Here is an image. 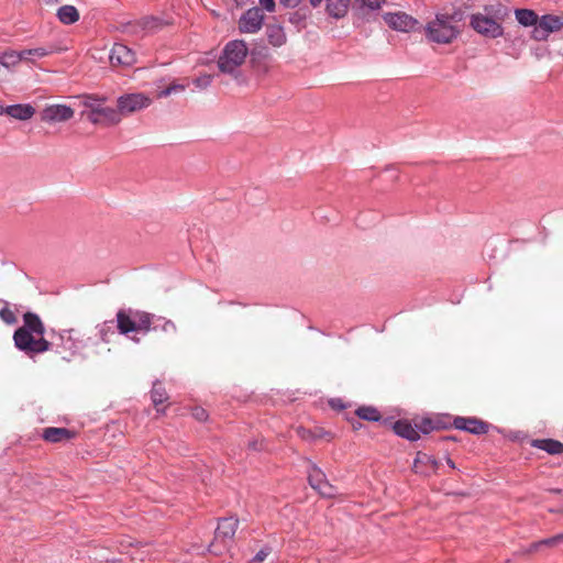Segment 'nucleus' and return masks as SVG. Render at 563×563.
<instances>
[{"mask_svg":"<svg viewBox=\"0 0 563 563\" xmlns=\"http://www.w3.org/2000/svg\"><path fill=\"white\" fill-rule=\"evenodd\" d=\"M45 325L38 314L25 312L23 314V325L13 333L15 347L29 357L44 353L52 349L53 342L44 339Z\"/></svg>","mask_w":563,"mask_h":563,"instance_id":"nucleus-1","label":"nucleus"},{"mask_svg":"<svg viewBox=\"0 0 563 563\" xmlns=\"http://www.w3.org/2000/svg\"><path fill=\"white\" fill-rule=\"evenodd\" d=\"M462 20V14H437L434 20L426 25V36L430 42L438 44H449L459 35V30L454 23Z\"/></svg>","mask_w":563,"mask_h":563,"instance_id":"nucleus-2","label":"nucleus"},{"mask_svg":"<svg viewBox=\"0 0 563 563\" xmlns=\"http://www.w3.org/2000/svg\"><path fill=\"white\" fill-rule=\"evenodd\" d=\"M108 98L98 95H84L81 103L88 109L87 119L92 124H118L120 122L119 111L115 108L107 107L104 103Z\"/></svg>","mask_w":563,"mask_h":563,"instance_id":"nucleus-3","label":"nucleus"},{"mask_svg":"<svg viewBox=\"0 0 563 563\" xmlns=\"http://www.w3.org/2000/svg\"><path fill=\"white\" fill-rule=\"evenodd\" d=\"M89 341L90 338H85V335L75 329L64 330L59 333L57 342L52 341L53 345L51 350H54L63 361L70 362L75 356L81 354L88 346Z\"/></svg>","mask_w":563,"mask_h":563,"instance_id":"nucleus-4","label":"nucleus"},{"mask_svg":"<svg viewBox=\"0 0 563 563\" xmlns=\"http://www.w3.org/2000/svg\"><path fill=\"white\" fill-rule=\"evenodd\" d=\"M507 15V8L498 5V8L493 11V16H487L482 13L472 14L470 25L474 31L485 37L497 38L504 35V27L498 20L501 21Z\"/></svg>","mask_w":563,"mask_h":563,"instance_id":"nucleus-5","label":"nucleus"},{"mask_svg":"<svg viewBox=\"0 0 563 563\" xmlns=\"http://www.w3.org/2000/svg\"><path fill=\"white\" fill-rule=\"evenodd\" d=\"M249 54V48L243 40L228 42L218 59V67L221 73L234 75L238 68L243 65Z\"/></svg>","mask_w":563,"mask_h":563,"instance_id":"nucleus-6","label":"nucleus"},{"mask_svg":"<svg viewBox=\"0 0 563 563\" xmlns=\"http://www.w3.org/2000/svg\"><path fill=\"white\" fill-rule=\"evenodd\" d=\"M148 324V312L132 308L120 309L117 312V329L120 334L128 335L131 332H142Z\"/></svg>","mask_w":563,"mask_h":563,"instance_id":"nucleus-7","label":"nucleus"},{"mask_svg":"<svg viewBox=\"0 0 563 563\" xmlns=\"http://www.w3.org/2000/svg\"><path fill=\"white\" fill-rule=\"evenodd\" d=\"M239 527V519L234 517L222 518L218 522L214 538L209 545V552L220 555L232 542Z\"/></svg>","mask_w":563,"mask_h":563,"instance_id":"nucleus-8","label":"nucleus"},{"mask_svg":"<svg viewBox=\"0 0 563 563\" xmlns=\"http://www.w3.org/2000/svg\"><path fill=\"white\" fill-rule=\"evenodd\" d=\"M150 104L151 99L144 93H126L118 98V107L115 110L119 111V118L121 119L122 115L142 110L147 108Z\"/></svg>","mask_w":563,"mask_h":563,"instance_id":"nucleus-9","label":"nucleus"},{"mask_svg":"<svg viewBox=\"0 0 563 563\" xmlns=\"http://www.w3.org/2000/svg\"><path fill=\"white\" fill-rule=\"evenodd\" d=\"M563 27V14L562 15H552L544 14L539 18L538 24L533 27L531 32V37L536 41H545L549 35L553 32H556Z\"/></svg>","mask_w":563,"mask_h":563,"instance_id":"nucleus-10","label":"nucleus"},{"mask_svg":"<svg viewBox=\"0 0 563 563\" xmlns=\"http://www.w3.org/2000/svg\"><path fill=\"white\" fill-rule=\"evenodd\" d=\"M450 426H453L455 429L460 431H465L474 435L486 434L492 428V426L488 422L477 417L463 416L451 417Z\"/></svg>","mask_w":563,"mask_h":563,"instance_id":"nucleus-11","label":"nucleus"},{"mask_svg":"<svg viewBox=\"0 0 563 563\" xmlns=\"http://www.w3.org/2000/svg\"><path fill=\"white\" fill-rule=\"evenodd\" d=\"M264 15L260 8L246 10L239 20V30L241 33H256L263 24Z\"/></svg>","mask_w":563,"mask_h":563,"instance_id":"nucleus-12","label":"nucleus"},{"mask_svg":"<svg viewBox=\"0 0 563 563\" xmlns=\"http://www.w3.org/2000/svg\"><path fill=\"white\" fill-rule=\"evenodd\" d=\"M109 60L112 66L129 67L135 64V53L124 44L115 43L109 54Z\"/></svg>","mask_w":563,"mask_h":563,"instance_id":"nucleus-13","label":"nucleus"},{"mask_svg":"<svg viewBox=\"0 0 563 563\" xmlns=\"http://www.w3.org/2000/svg\"><path fill=\"white\" fill-rule=\"evenodd\" d=\"M78 432L68 428L47 427L41 432V438L49 443H68L76 439Z\"/></svg>","mask_w":563,"mask_h":563,"instance_id":"nucleus-14","label":"nucleus"},{"mask_svg":"<svg viewBox=\"0 0 563 563\" xmlns=\"http://www.w3.org/2000/svg\"><path fill=\"white\" fill-rule=\"evenodd\" d=\"M74 117V110L66 104H52L41 113V120L47 123L65 122Z\"/></svg>","mask_w":563,"mask_h":563,"instance_id":"nucleus-15","label":"nucleus"},{"mask_svg":"<svg viewBox=\"0 0 563 563\" xmlns=\"http://www.w3.org/2000/svg\"><path fill=\"white\" fill-rule=\"evenodd\" d=\"M384 20L389 27L400 32H409L418 24L416 19L405 12L387 13Z\"/></svg>","mask_w":563,"mask_h":563,"instance_id":"nucleus-16","label":"nucleus"},{"mask_svg":"<svg viewBox=\"0 0 563 563\" xmlns=\"http://www.w3.org/2000/svg\"><path fill=\"white\" fill-rule=\"evenodd\" d=\"M383 423L385 426H390L396 435L408 441H417L420 438L416 424L412 426L411 422L407 419H399L397 421L384 419Z\"/></svg>","mask_w":563,"mask_h":563,"instance_id":"nucleus-17","label":"nucleus"},{"mask_svg":"<svg viewBox=\"0 0 563 563\" xmlns=\"http://www.w3.org/2000/svg\"><path fill=\"white\" fill-rule=\"evenodd\" d=\"M451 416H437L422 418L416 423L418 433L428 434L433 430L446 429L450 427Z\"/></svg>","mask_w":563,"mask_h":563,"instance_id":"nucleus-18","label":"nucleus"},{"mask_svg":"<svg viewBox=\"0 0 563 563\" xmlns=\"http://www.w3.org/2000/svg\"><path fill=\"white\" fill-rule=\"evenodd\" d=\"M3 113L20 121H26L35 114V108L30 103H16L7 107L2 106V114Z\"/></svg>","mask_w":563,"mask_h":563,"instance_id":"nucleus-19","label":"nucleus"},{"mask_svg":"<svg viewBox=\"0 0 563 563\" xmlns=\"http://www.w3.org/2000/svg\"><path fill=\"white\" fill-rule=\"evenodd\" d=\"M308 481L311 487L318 490L322 496L332 495V487L327 481L325 475L321 470L313 468L309 473Z\"/></svg>","mask_w":563,"mask_h":563,"instance_id":"nucleus-20","label":"nucleus"},{"mask_svg":"<svg viewBox=\"0 0 563 563\" xmlns=\"http://www.w3.org/2000/svg\"><path fill=\"white\" fill-rule=\"evenodd\" d=\"M150 331H163L166 333H175L176 327L170 320L148 312V324L144 329V333H147Z\"/></svg>","mask_w":563,"mask_h":563,"instance_id":"nucleus-21","label":"nucleus"},{"mask_svg":"<svg viewBox=\"0 0 563 563\" xmlns=\"http://www.w3.org/2000/svg\"><path fill=\"white\" fill-rule=\"evenodd\" d=\"M530 446L547 452L550 455L563 454V443L554 439H534L528 442Z\"/></svg>","mask_w":563,"mask_h":563,"instance_id":"nucleus-22","label":"nucleus"},{"mask_svg":"<svg viewBox=\"0 0 563 563\" xmlns=\"http://www.w3.org/2000/svg\"><path fill=\"white\" fill-rule=\"evenodd\" d=\"M265 33H266L268 43L271 45H273L274 47H280L287 41V36L284 31V27L278 23H268L266 25Z\"/></svg>","mask_w":563,"mask_h":563,"instance_id":"nucleus-23","label":"nucleus"},{"mask_svg":"<svg viewBox=\"0 0 563 563\" xmlns=\"http://www.w3.org/2000/svg\"><path fill=\"white\" fill-rule=\"evenodd\" d=\"M168 394L163 386L162 382L155 380L151 389V399L156 408L157 413L165 415L166 408H159L158 406L168 400Z\"/></svg>","mask_w":563,"mask_h":563,"instance_id":"nucleus-24","label":"nucleus"},{"mask_svg":"<svg viewBox=\"0 0 563 563\" xmlns=\"http://www.w3.org/2000/svg\"><path fill=\"white\" fill-rule=\"evenodd\" d=\"M57 18L63 24H74L79 20V12L74 5L65 4L57 10Z\"/></svg>","mask_w":563,"mask_h":563,"instance_id":"nucleus-25","label":"nucleus"},{"mask_svg":"<svg viewBox=\"0 0 563 563\" xmlns=\"http://www.w3.org/2000/svg\"><path fill=\"white\" fill-rule=\"evenodd\" d=\"M515 16L519 24L522 26H536L539 22L538 14L530 9H516Z\"/></svg>","mask_w":563,"mask_h":563,"instance_id":"nucleus-26","label":"nucleus"},{"mask_svg":"<svg viewBox=\"0 0 563 563\" xmlns=\"http://www.w3.org/2000/svg\"><path fill=\"white\" fill-rule=\"evenodd\" d=\"M327 11L333 18H342L345 15L351 0H325Z\"/></svg>","mask_w":563,"mask_h":563,"instance_id":"nucleus-27","label":"nucleus"},{"mask_svg":"<svg viewBox=\"0 0 563 563\" xmlns=\"http://www.w3.org/2000/svg\"><path fill=\"white\" fill-rule=\"evenodd\" d=\"M355 415L366 421L377 422L382 420V415L377 408L373 406H361L356 409Z\"/></svg>","mask_w":563,"mask_h":563,"instance_id":"nucleus-28","label":"nucleus"},{"mask_svg":"<svg viewBox=\"0 0 563 563\" xmlns=\"http://www.w3.org/2000/svg\"><path fill=\"white\" fill-rule=\"evenodd\" d=\"M137 24L141 26L142 30L146 32H156L157 30H161L163 25H165V22L157 18V16H145L142 18Z\"/></svg>","mask_w":563,"mask_h":563,"instance_id":"nucleus-29","label":"nucleus"},{"mask_svg":"<svg viewBox=\"0 0 563 563\" xmlns=\"http://www.w3.org/2000/svg\"><path fill=\"white\" fill-rule=\"evenodd\" d=\"M438 460H413L412 470L416 473L428 474L438 468Z\"/></svg>","mask_w":563,"mask_h":563,"instance_id":"nucleus-30","label":"nucleus"},{"mask_svg":"<svg viewBox=\"0 0 563 563\" xmlns=\"http://www.w3.org/2000/svg\"><path fill=\"white\" fill-rule=\"evenodd\" d=\"M0 319L7 324H15L18 322L15 313L10 308V303L2 299H0Z\"/></svg>","mask_w":563,"mask_h":563,"instance_id":"nucleus-31","label":"nucleus"},{"mask_svg":"<svg viewBox=\"0 0 563 563\" xmlns=\"http://www.w3.org/2000/svg\"><path fill=\"white\" fill-rule=\"evenodd\" d=\"M99 338L103 343L110 342V336L114 334V321L107 320L98 327Z\"/></svg>","mask_w":563,"mask_h":563,"instance_id":"nucleus-32","label":"nucleus"},{"mask_svg":"<svg viewBox=\"0 0 563 563\" xmlns=\"http://www.w3.org/2000/svg\"><path fill=\"white\" fill-rule=\"evenodd\" d=\"M52 53V49L46 47H36L21 51L23 60H33L35 58H43Z\"/></svg>","mask_w":563,"mask_h":563,"instance_id":"nucleus-33","label":"nucleus"},{"mask_svg":"<svg viewBox=\"0 0 563 563\" xmlns=\"http://www.w3.org/2000/svg\"><path fill=\"white\" fill-rule=\"evenodd\" d=\"M1 58H2L1 65L4 66L5 68L15 66L21 60H23L21 51L20 52H16V51L2 52Z\"/></svg>","mask_w":563,"mask_h":563,"instance_id":"nucleus-34","label":"nucleus"},{"mask_svg":"<svg viewBox=\"0 0 563 563\" xmlns=\"http://www.w3.org/2000/svg\"><path fill=\"white\" fill-rule=\"evenodd\" d=\"M213 76L209 74H203L194 79V85L199 89H206L212 82Z\"/></svg>","mask_w":563,"mask_h":563,"instance_id":"nucleus-35","label":"nucleus"},{"mask_svg":"<svg viewBox=\"0 0 563 563\" xmlns=\"http://www.w3.org/2000/svg\"><path fill=\"white\" fill-rule=\"evenodd\" d=\"M183 90H185V86L184 85L173 84V85L166 87L165 89L161 90L158 92V97L159 98H165V97L170 96L174 92H178V91H183Z\"/></svg>","mask_w":563,"mask_h":563,"instance_id":"nucleus-36","label":"nucleus"},{"mask_svg":"<svg viewBox=\"0 0 563 563\" xmlns=\"http://www.w3.org/2000/svg\"><path fill=\"white\" fill-rule=\"evenodd\" d=\"M561 542H563V533L556 534V536L548 538V539L540 540L541 548H543V547L553 548V547H556L558 544H560Z\"/></svg>","mask_w":563,"mask_h":563,"instance_id":"nucleus-37","label":"nucleus"},{"mask_svg":"<svg viewBox=\"0 0 563 563\" xmlns=\"http://www.w3.org/2000/svg\"><path fill=\"white\" fill-rule=\"evenodd\" d=\"M191 415L199 422L207 421V419L209 417L207 410L205 408H202V407H195V408H192Z\"/></svg>","mask_w":563,"mask_h":563,"instance_id":"nucleus-38","label":"nucleus"},{"mask_svg":"<svg viewBox=\"0 0 563 563\" xmlns=\"http://www.w3.org/2000/svg\"><path fill=\"white\" fill-rule=\"evenodd\" d=\"M272 552V549L269 547H265L261 549L256 555L253 558V563H261L263 562Z\"/></svg>","mask_w":563,"mask_h":563,"instance_id":"nucleus-39","label":"nucleus"},{"mask_svg":"<svg viewBox=\"0 0 563 563\" xmlns=\"http://www.w3.org/2000/svg\"><path fill=\"white\" fill-rule=\"evenodd\" d=\"M297 433L298 435L303 439V440H310V439H316V438H319L320 434L317 433V432H312L311 430L309 429H306V428H299L297 430Z\"/></svg>","mask_w":563,"mask_h":563,"instance_id":"nucleus-40","label":"nucleus"},{"mask_svg":"<svg viewBox=\"0 0 563 563\" xmlns=\"http://www.w3.org/2000/svg\"><path fill=\"white\" fill-rule=\"evenodd\" d=\"M302 0H279L285 8H296Z\"/></svg>","mask_w":563,"mask_h":563,"instance_id":"nucleus-41","label":"nucleus"},{"mask_svg":"<svg viewBox=\"0 0 563 563\" xmlns=\"http://www.w3.org/2000/svg\"><path fill=\"white\" fill-rule=\"evenodd\" d=\"M540 549H541V543H540V541H538V542H533V543H531V544L529 545V548H528L527 550H525V553H526V554H531V553H534V552L540 551Z\"/></svg>","mask_w":563,"mask_h":563,"instance_id":"nucleus-42","label":"nucleus"},{"mask_svg":"<svg viewBox=\"0 0 563 563\" xmlns=\"http://www.w3.org/2000/svg\"><path fill=\"white\" fill-rule=\"evenodd\" d=\"M260 3L263 5L264 9L272 12L275 9V2L274 0H260Z\"/></svg>","mask_w":563,"mask_h":563,"instance_id":"nucleus-43","label":"nucleus"},{"mask_svg":"<svg viewBox=\"0 0 563 563\" xmlns=\"http://www.w3.org/2000/svg\"><path fill=\"white\" fill-rule=\"evenodd\" d=\"M456 441V438L455 437H452V435H448V437H440L438 439V442L439 443H442V444H449V443H453Z\"/></svg>","mask_w":563,"mask_h":563,"instance_id":"nucleus-44","label":"nucleus"},{"mask_svg":"<svg viewBox=\"0 0 563 563\" xmlns=\"http://www.w3.org/2000/svg\"><path fill=\"white\" fill-rule=\"evenodd\" d=\"M330 406L333 409H343L344 408V405L342 404L341 399H331L330 400Z\"/></svg>","mask_w":563,"mask_h":563,"instance_id":"nucleus-45","label":"nucleus"},{"mask_svg":"<svg viewBox=\"0 0 563 563\" xmlns=\"http://www.w3.org/2000/svg\"><path fill=\"white\" fill-rule=\"evenodd\" d=\"M321 2L322 0H310L312 7H318Z\"/></svg>","mask_w":563,"mask_h":563,"instance_id":"nucleus-46","label":"nucleus"},{"mask_svg":"<svg viewBox=\"0 0 563 563\" xmlns=\"http://www.w3.org/2000/svg\"><path fill=\"white\" fill-rule=\"evenodd\" d=\"M361 426L362 424L358 421H356L355 423L354 422L352 423L353 429H358V427H361Z\"/></svg>","mask_w":563,"mask_h":563,"instance_id":"nucleus-47","label":"nucleus"},{"mask_svg":"<svg viewBox=\"0 0 563 563\" xmlns=\"http://www.w3.org/2000/svg\"><path fill=\"white\" fill-rule=\"evenodd\" d=\"M446 461H448L449 465H450L452 468H454V467H455V465H454V463H453V460L448 459Z\"/></svg>","mask_w":563,"mask_h":563,"instance_id":"nucleus-48","label":"nucleus"},{"mask_svg":"<svg viewBox=\"0 0 563 563\" xmlns=\"http://www.w3.org/2000/svg\"><path fill=\"white\" fill-rule=\"evenodd\" d=\"M485 11H487L488 13H492V11L487 7L485 8Z\"/></svg>","mask_w":563,"mask_h":563,"instance_id":"nucleus-49","label":"nucleus"},{"mask_svg":"<svg viewBox=\"0 0 563 563\" xmlns=\"http://www.w3.org/2000/svg\"><path fill=\"white\" fill-rule=\"evenodd\" d=\"M2 114V106L0 104V115Z\"/></svg>","mask_w":563,"mask_h":563,"instance_id":"nucleus-50","label":"nucleus"},{"mask_svg":"<svg viewBox=\"0 0 563 563\" xmlns=\"http://www.w3.org/2000/svg\"><path fill=\"white\" fill-rule=\"evenodd\" d=\"M562 514H563V510H562Z\"/></svg>","mask_w":563,"mask_h":563,"instance_id":"nucleus-51","label":"nucleus"}]
</instances>
